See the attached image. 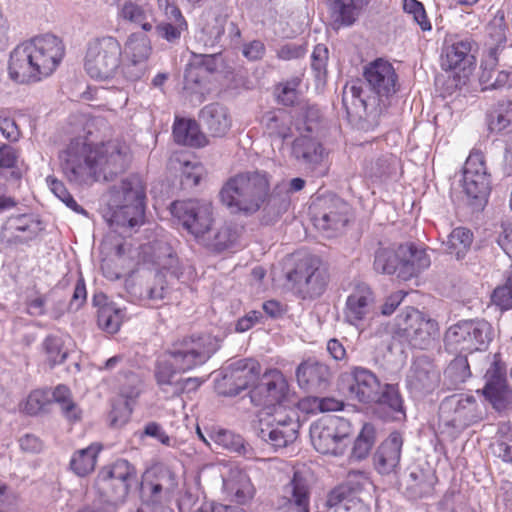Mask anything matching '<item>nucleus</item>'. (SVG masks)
Here are the masks:
<instances>
[{
    "label": "nucleus",
    "mask_w": 512,
    "mask_h": 512,
    "mask_svg": "<svg viewBox=\"0 0 512 512\" xmlns=\"http://www.w3.org/2000/svg\"><path fill=\"white\" fill-rule=\"evenodd\" d=\"M130 161V148L119 139L92 146L85 137H76L59 152L61 171L75 185L110 181L123 173Z\"/></svg>",
    "instance_id": "obj_1"
},
{
    "label": "nucleus",
    "mask_w": 512,
    "mask_h": 512,
    "mask_svg": "<svg viewBox=\"0 0 512 512\" xmlns=\"http://www.w3.org/2000/svg\"><path fill=\"white\" fill-rule=\"evenodd\" d=\"M64 51L61 39L55 35L34 37L11 52L9 75L12 80L21 84L38 82L55 71Z\"/></svg>",
    "instance_id": "obj_2"
},
{
    "label": "nucleus",
    "mask_w": 512,
    "mask_h": 512,
    "mask_svg": "<svg viewBox=\"0 0 512 512\" xmlns=\"http://www.w3.org/2000/svg\"><path fill=\"white\" fill-rule=\"evenodd\" d=\"M218 348L217 340L208 334L183 337L175 341L155 365V379L161 391L171 397L179 379L177 374L203 365Z\"/></svg>",
    "instance_id": "obj_3"
},
{
    "label": "nucleus",
    "mask_w": 512,
    "mask_h": 512,
    "mask_svg": "<svg viewBox=\"0 0 512 512\" xmlns=\"http://www.w3.org/2000/svg\"><path fill=\"white\" fill-rule=\"evenodd\" d=\"M270 193V176L265 171L237 174L229 178L219 197L232 213L253 214L266 201Z\"/></svg>",
    "instance_id": "obj_4"
},
{
    "label": "nucleus",
    "mask_w": 512,
    "mask_h": 512,
    "mask_svg": "<svg viewBox=\"0 0 512 512\" xmlns=\"http://www.w3.org/2000/svg\"><path fill=\"white\" fill-rule=\"evenodd\" d=\"M145 188L141 178L130 175L110 190L108 218L115 230L132 229L144 223Z\"/></svg>",
    "instance_id": "obj_5"
},
{
    "label": "nucleus",
    "mask_w": 512,
    "mask_h": 512,
    "mask_svg": "<svg viewBox=\"0 0 512 512\" xmlns=\"http://www.w3.org/2000/svg\"><path fill=\"white\" fill-rule=\"evenodd\" d=\"M493 337L494 329L487 320H461L446 330L444 345L450 353L472 354L487 350Z\"/></svg>",
    "instance_id": "obj_6"
},
{
    "label": "nucleus",
    "mask_w": 512,
    "mask_h": 512,
    "mask_svg": "<svg viewBox=\"0 0 512 512\" xmlns=\"http://www.w3.org/2000/svg\"><path fill=\"white\" fill-rule=\"evenodd\" d=\"M300 426L296 406H276L259 419L257 435L274 448H284L297 439Z\"/></svg>",
    "instance_id": "obj_7"
},
{
    "label": "nucleus",
    "mask_w": 512,
    "mask_h": 512,
    "mask_svg": "<svg viewBox=\"0 0 512 512\" xmlns=\"http://www.w3.org/2000/svg\"><path fill=\"white\" fill-rule=\"evenodd\" d=\"M395 337L416 349H427L438 332L437 323L419 310L407 307L396 317Z\"/></svg>",
    "instance_id": "obj_8"
},
{
    "label": "nucleus",
    "mask_w": 512,
    "mask_h": 512,
    "mask_svg": "<svg viewBox=\"0 0 512 512\" xmlns=\"http://www.w3.org/2000/svg\"><path fill=\"white\" fill-rule=\"evenodd\" d=\"M121 57L122 47L115 37L96 38L88 44L85 69L92 78L106 80L117 72Z\"/></svg>",
    "instance_id": "obj_9"
},
{
    "label": "nucleus",
    "mask_w": 512,
    "mask_h": 512,
    "mask_svg": "<svg viewBox=\"0 0 512 512\" xmlns=\"http://www.w3.org/2000/svg\"><path fill=\"white\" fill-rule=\"evenodd\" d=\"M314 448L321 454L339 456L349 443L351 424L338 416H328L315 423L310 430Z\"/></svg>",
    "instance_id": "obj_10"
},
{
    "label": "nucleus",
    "mask_w": 512,
    "mask_h": 512,
    "mask_svg": "<svg viewBox=\"0 0 512 512\" xmlns=\"http://www.w3.org/2000/svg\"><path fill=\"white\" fill-rule=\"evenodd\" d=\"M178 487L177 474L167 466L147 470L139 483L140 504L149 506H170Z\"/></svg>",
    "instance_id": "obj_11"
},
{
    "label": "nucleus",
    "mask_w": 512,
    "mask_h": 512,
    "mask_svg": "<svg viewBox=\"0 0 512 512\" xmlns=\"http://www.w3.org/2000/svg\"><path fill=\"white\" fill-rule=\"evenodd\" d=\"M463 190L467 203L473 210H482L491 191V176L487 171L484 155L471 152L463 168Z\"/></svg>",
    "instance_id": "obj_12"
},
{
    "label": "nucleus",
    "mask_w": 512,
    "mask_h": 512,
    "mask_svg": "<svg viewBox=\"0 0 512 512\" xmlns=\"http://www.w3.org/2000/svg\"><path fill=\"white\" fill-rule=\"evenodd\" d=\"M314 226L327 237L342 232L349 221V204L336 195L318 196L311 205Z\"/></svg>",
    "instance_id": "obj_13"
},
{
    "label": "nucleus",
    "mask_w": 512,
    "mask_h": 512,
    "mask_svg": "<svg viewBox=\"0 0 512 512\" xmlns=\"http://www.w3.org/2000/svg\"><path fill=\"white\" fill-rule=\"evenodd\" d=\"M251 401L256 406H297V399L289 389L288 382L278 369L266 371L261 382L250 391Z\"/></svg>",
    "instance_id": "obj_14"
},
{
    "label": "nucleus",
    "mask_w": 512,
    "mask_h": 512,
    "mask_svg": "<svg viewBox=\"0 0 512 512\" xmlns=\"http://www.w3.org/2000/svg\"><path fill=\"white\" fill-rule=\"evenodd\" d=\"M52 403L59 405L63 417L71 422H78L82 418V410L72 399L70 389L65 385H58L54 389H37L32 391L26 401L25 411L36 415L48 409Z\"/></svg>",
    "instance_id": "obj_15"
},
{
    "label": "nucleus",
    "mask_w": 512,
    "mask_h": 512,
    "mask_svg": "<svg viewBox=\"0 0 512 512\" xmlns=\"http://www.w3.org/2000/svg\"><path fill=\"white\" fill-rule=\"evenodd\" d=\"M170 211L183 228L197 240L204 237L212 227L213 208L208 201L197 199L175 201L171 204Z\"/></svg>",
    "instance_id": "obj_16"
},
{
    "label": "nucleus",
    "mask_w": 512,
    "mask_h": 512,
    "mask_svg": "<svg viewBox=\"0 0 512 512\" xmlns=\"http://www.w3.org/2000/svg\"><path fill=\"white\" fill-rule=\"evenodd\" d=\"M287 279L302 299L321 296L328 283L327 272L320 267V262L316 258L300 261L295 269L287 274Z\"/></svg>",
    "instance_id": "obj_17"
},
{
    "label": "nucleus",
    "mask_w": 512,
    "mask_h": 512,
    "mask_svg": "<svg viewBox=\"0 0 512 512\" xmlns=\"http://www.w3.org/2000/svg\"><path fill=\"white\" fill-rule=\"evenodd\" d=\"M261 367L255 359H240L224 368L223 375L216 381V390L223 396H236L259 378Z\"/></svg>",
    "instance_id": "obj_18"
},
{
    "label": "nucleus",
    "mask_w": 512,
    "mask_h": 512,
    "mask_svg": "<svg viewBox=\"0 0 512 512\" xmlns=\"http://www.w3.org/2000/svg\"><path fill=\"white\" fill-rule=\"evenodd\" d=\"M439 417L445 426L462 430L480 419L476 399L463 394L448 396L440 404Z\"/></svg>",
    "instance_id": "obj_19"
},
{
    "label": "nucleus",
    "mask_w": 512,
    "mask_h": 512,
    "mask_svg": "<svg viewBox=\"0 0 512 512\" xmlns=\"http://www.w3.org/2000/svg\"><path fill=\"white\" fill-rule=\"evenodd\" d=\"M340 385L350 399L364 404L375 402L381 383L378 377L364 367L355 366L340 376Z\"/></svg>",
    "instance_id": "obj_20"
},
{
    "label": "nucleus",
    "mask_w": 512,
    "mask_h": 512,
    "mask_svg": "<svg viewBox=\"0 0 512 512\" xmlns=\"http://www.w3.org/2000/svg\"><path fill=\"white\" fill-rule=\"evenodd\" d=\"M292 156L315 177L327 174L328 166L325 161L324 148L312 134L301 132V135L293 141Z\"/></svg>",
    "instance_id": "obj_21"
},
{
    "label": "nucleus",
    "mask_w": 512,
    "mask_h": 512,
    "mask_svg": "<svg viewBox=\"0 0 512 512\" xmlns=\"http://www.w3.org/2000/svg\"><path fill=\"white\" fill-rule=\"evenodd\" d=\"M485 385L482 389L485 399L494 409L502 411L512 406V388L507 382L504 363L494 360L485 373Z\"/></svg>",
    "instance_id": "obj_22"
},
{
    "label": "nucleus",
    "mask_w": 512,
    "mask_h": 512,
    "mask_svg": "<svg viewBox=\"0 0 512 512\" xmlns=\"http://www.w3.org/2000/svg\"><path fill=\"white\" fill-rule=\"evenodd\" d=\"M363 78L367 89L378 97L392 96L399 89L395 68L382 58H377L364 67Z\"/></svg>",
    "instance_id": "obj_23"
},
{
    "label": "nucleus",
    "mask_w": 512,
    "mask_h": 512,
    "mask_svg": "<svg viewBox=\"0 0 512 512\" xmlns=\"http://www.w3.org/2000/svg\"><path fill=\"white\" fill-rule=\"evenodd\" d=\"M440 382V370L426 355L416 357L406 376L408 389L418 395L434 391Z\"/></svg>",
    "instance_id": "obj_24"
},
{
    "label": "nucleus",
    "mask_w": 512,
    "mask_h": 512,
    "mask_svg": "<svg viewBox=\"0 0 512 512\" xmlns=\"http://www.w3.org/2000/svg\"><path fill=\"white\" fill-rule=\"evenodd\" d=\"M311 475L308 470H296L282 487L285 507L294 512H310Z\"/></svg>",
    "instance_id": "obj_25"
},
{
    "label": "nucleus",
    "mask_w": 512,
    "mask_h": 512,
    "mask_svg": "<svg viewBox=\"0 0 512 512\" xmlns=\"http://www.w3.org/2000/svg\"><path fill=\"white\" fill-rule=\"evenodd\" d=\"M375 301L373 292L366 286L357 287L346 300L344 318L347 323L357 328L373 318Z\"/></svg>",
    "instance_id": "obj_26"
},
{
    "label": "nucleus",
    "mask_w": 512,
    "mask_h": 512,
    "mask_svg": "<svg viewBox=\"0 0 512 512\" xmlns=\"http://www.w3.org/2000/svg\"><path fill=\"white\" fill-rule=\"evenodd\" d=\"M42 231L41 222L29 214L9 217L2 226L1 239L10 244H25Z\"/></svg>",
    "instance_id": "obj_27"
},
{
    "label": "nucleus",
    "mask_w": 512,
    "mask_h": 512,
    "mask_svg": "<svg viewBox=\"0 0 512 512\" xmlns=\"http://www.w3.org/2000/svg\"><path fill=\"white\" fill-rule=\"evenodd\" d=\"M167 250V258L159 262L161 270L156 272L148 271L144 274L145 295L147 301H151L153 303L163 300L168 293V286L163 270H166L171 275L178 277V259L172 254L169 248Z\"/></svg>",
    "instance_id": "obj_28"
},
{
    "label": "nucleus",
    "mask_w": 512,
    "mask_h": 512,
    "mask_svg": "<svg viewBox=\"0 0 512 512\" xmlns=\"http://www.w3.org/2000/svg\"><path fill=\"white\" fill-rule=\"evenodd\" d=\"M331 372L329 367L315 359H307L296 369V379L301 389L307 392H320L329 384Z\"/></svg>",
    "instance_id": "obj_29"
},
{
    "label": "nucleus",
    "mask_w": 512,
    "mask_h": 512,
    "mask_svg": "<svg viewBox=\"0 0 512 512\" xmlns=\"http://www.w3.org/2000/svg\"><path fill=\"white\" fill-rule=\"evenodd\" d=\"M474 42L469 37H455L446 43L441 54L444 70H465L474 60L471 55Z\"/></svg>",
    "instance_id": "obj_30"
},
{
    "label": "nucleus",
    "mask_w": 512,
    "mask_h": 512,
    "mask_svg": "<svg viewBox=\"0 0 512 512\" xmlns=\"http://www.w3.org/2000/svg\"><path fill=\"white\" fill-rule=\"evenodd\" d=\"M402 445L403 438L396 431L381 443L374 456L375 467L379 473L386 475L396 470L401 458Z\"/></svg>",
    "instance_id": "obj_31"
},
{
    "label": "nucleus",
    "mask_w": 512,
    "mask_h": 512,
    "mask_svg": "<svg viewBox=\"0 0 512 512\" xmlns=\"http://www.w3.org/2000/svg\"><path fill=\"white\" fill-rule=\"evenodd\" d=\"M119 19L140 27L144 32L153 30L156 24L154 10L151 4L136 0H125L118 9Z\"/></svg>",
    "instance_id": "obj_32"
},
{
    "label": "nucleus",
    "mask_w": 512,
    "mask_h": 512,
    "mask_svg": "<svg viewBox=\"0 0 512 512\" xmlns=\"http://www.w3.org/2000/svg\"><path fill=\"white\" fill-rule=\"evenodd\" d=\"M399 278L407 281L417 277L430 266V258L424 249L414 245H401L399 247Z\"/></svg>",
    "instance_id": "obj_33"
},
{
    "label": "nucleus",
    "mask_w": 512,
    "mask_h": 512,
    "mask_svg": "<svg viewBox=\"0 0 512 512\" xmlns=\"http://www.w3.org/2000/svg\"><path fill=\"white\" fill-rule=\"evenodd\" d=\"M199 121L213 137H223L231 128L232 120L227 107L210 103L199 112Z\"/></svg>",
    "instance_id": "obj_34"
},
{
    "label": "nucleus",
    "mask_w": 512,
    "mask_h": 512,
    "mask_svg": "<svg viewBox=\"0 0 512 512\" xmlns=\"http://www.w3.org/2000/svg\"><path fill=\"white\" fill-rule=\"evenodd\" d=\"M375 404L378 405L380 416L385 420H401L405 418L403 399L394 384H381Z\"/></svg>",
    "instance_id": "obj_35"
},
{
    "label": "nucleus",
    "mask_w": 512,
    "mask_h": 512,
    "mask_svg": "<svg viewBox=\"0 0 512 512\" xmlns=\"http://www.w3.org/2000/svg\"><path fill=\"white\" fill-rule=\"evenodd\" d=\"M370 0H329V9L335 29L349 27L358 19Z\"/></svg>",
    "instance_id": "obj_36"
},
{
    "label": "nucleus",
    "mask_w": 512,
    "mask_h": 512,
    "mask_svg": "<svg viewBox=\"0 0 512 512\" xmlns=\"http://www.w3.org/2000/svg\"><path fill=\"white\" fill-rule=\"evenodd\" d=\"M238 239V230L235 225L225 223L215 231L211 229L200 237L198 241L208 249L215 252H222L230 248Z\"/></svg>",
    "instance_id": "obj_37"
},
{
    "label": "nucleus",
    "mask_w": 512,
    "mask_h": 512,
    "mask_svg": "<svg viewBox=\"0 0 512 512\" xmlns=\"http://www.w3.org/2000/svg\"><path fill=\"white\" fill-rule=\"evenodd\" d=\"M265 132L272 138L286 139L291 136L292 116L284 109L266 112L262 117Z\"/></svg>",
    "instance_id": "obj_38"
},
{
    "label": "nucleus",
    "mask_w": 512,
    "mask_h": 512,
    "mask_svg": "<svg viewBox=\"0 0 512 512\" xmlns=\"http://www.w3.org/2000/svg\"><path fill=\"white\" fill-rule=\"evenodd\" d=\"M173 136L181 145L202 147L207 144L206 136L200 131L199 124L191 119L177 120L173 126Z\"/></svg>",
    "instance_id": "obj_39"
},
{
    "label": "nucleus",
    "mask_w": 512,
    "mask_h": 512,
    "mask_svg": "<svg viewBox=\"0 0 512 512\" xmlns=\"http://www.w3.org/2000/svg\"><path fill=\"white\" fill-rule=\"evenodd\" d=\"M227 16L215 15L208 20L196 36L197 41L206 48L223 47V40L226 32Z\"/></svg>",
    "instance_id": "obj_40"
},
{
    "label": "nucleus",
    "mask_w": 512,
    "mask_h": 512,
    "mask_svg": "<svg viewBox=\"0 0 512 512\" xmlns=\"http://www.w3.org/2000/svg\"><path fill=\"white\" fill-rule=\"evenodd\" d=\"M435 476L430 471L416 468L412 470L406 480V491L413 499L429 496L434 487Z\"/></svg>",
    "instance_id": "obj_41"
},
{
    "label": "nucleus",
    "mask_w": 512,
    "mask_h": 512,
    "mask_svg": "<svg viewBox=\"0 0 512 512\" xmlns=\"http://www.w3.org/2000/svg\"><path fill=\"white\" fill-rule=\"evenodd\" d=\"M210 438L214 443L229 452L236 453L245 458L253 457L252 447L244 441V439L237 434L228 430H218L210 434Z\"/></svg>",
    "instance_id": "obj_42"
},
{
    "label": "nucleus",
    "mask_w": 512,
    "mask_h": 512,
    "mask_svg": "<svg viewBox=\"0 0 512 512\" xmlns=\"http://www.w3.org/2000/svg\"><path fill=\"white\" fill-rule=\"evenodd\" d=\"M156 35L169 42L170 44H178L182 33L188 29V23L181 14L180 16L167 17L156 25L154 24Z\"/></svg>",
    "instance_id": "obj_43"
},
{
    "label": "nucleus",
    "mask_w": 512,
    "mask_h": 512,
    "mask_svg": "<svg viewBox=\"0 0 512 512\" xmlns=\"http://www.w3.org/2000/svg\"><path fill=\"white\" fill-rule=\"evenodd\" d=\"M97 485L103 496L106 497L105 502L113 503L116 509L118 505L125 503L130 490L128 484H123L112 477L102 475V470L98 474Z\"/></svg>",
    "instance_id": "obj_44"
},
{
    "label": "nucleus",
    "mask_w": 512,
    "mask_h": 512,
    "mask_svg": "<svg viewBox=\"0 0 512 512\" xmlns=\"http://www.w3.org/2000/svg\"><path fill=\"white\" fill-rule=\"evenodd\" d=\"M125 317L124 309L117 307L114 303H105L98 309L97 324L101 330L114 334L120 329Z\"/></svg>",
    "instance_id": "obj_45"
},
{
    "label": "nucleus",
    "mask_w": 512,
    "mask_h": 512,
    "mask_svg": "<svg viewBox=\"0 0 512 512\" xmlns=\"http://www.w3.org/2000/svg\"><path fill=\"white\" fill-rule=\"evenodd\" d=\"M471 376L466 354H459L444 371V383L450 389H456Z\"/></svg>",
    "instance_id": "obj_46"
},
{
    "label": "nucleus",
    "mask_w": 512,
    "mask_h": 512,
    "mask_svg": "<svg viewBox=\"0 0 512 512\" xmlns=\"http://www.w3.org/2000/svg\"><path fill=\"white\" fill-rule=\"evenodd\" d=\"M473 242V233L464 227L455 228L444 242L447 253L454 255L457 260L463 259Z\"/></svg>",
    "instance_id": "obj_47"
},
{
    "label": "nucleus",
    "mask_w": 512,
    "mask_h": 512,
    "mask_svg": "<svg viewBox=\"0 0 512 512\" xmlns=\"http://www.w3.org/2000/svg\"><path fill=\"white\" fill-rule=\"evenodd\" d=\"M488 51L497 48V55L505 48L508 25L505 21L504 12L498 11L487 25Z\"/></svg>",
    "instance_id": "obj_48"
},
{
    "label": "nucleus",
    "mask_w": 512,
    "mask_h": 512,
    "mask_svg": "<svg viewBox=\"0 0 512 512\" xmlns=\"http://www.w3.org/2000/svg\"><path fill=\"white\" fill-rule=\"evenodd\" d=\"M126 49L134 65L147 61L152 53V45L149 37L141 32L132 33L128 37Z\"/></svg>",
    "instance_id": "obj_49"
},
{
    "label": "nucleus",
    "mask_w": 512,
    "mask_h": 512,
    "mask_svg": "<svg viewBox=\"0 0 512 512\" xmlns=\"http://www.w3.org/2000/svg\"><path fill=\"white\" fill-rule=\"evenodd\" d=\"M98 453L99 448L94 445L76 451L70 460L71 470L81 477L88 475L95 468Z\"/></svg>",
    "instance_id": "obj_50"
},
{
    "label": "nucleus",
    "mask_w": 512,
    "mask_h": 512,
    "mask_svg": "<svg viewBox=\"0 0 512 512\" xmlns=\"http://www.w3.org/2000/svg\"><path fill=\"white\" fill-rule=\"evenodd\" d=\"M261 212V222L265 225L276 223L289 207V199L287 196L269 193L266 201L263 203Z\"/></svg>",
    "instance_id": "obj_51"
},
{
    "label": "nucleus",
    "mask_w": 512,
    "mask_h": 512,
    "mask_svg": "<svg viewBox=\"0 0 512 512\" xmlns=\"http://www.w3.org/2000/svg\"><path fill=\"white\" fill-rule=\"evenodd\" d=\"M101 470L102 475L105 477H112L118 482L128 484V487L137 483L136 468L126 459H117L115 462L103 467Z\"/></svg>",
    "instance_id": "obj_52"
},
{
    "label": "nucleus",
    "mask_w": 512,
    "mask_h": 512,
    "mask_svg": "<svg viewBox=\"0 0 512 512\" xmlns=\"http://www.w3.org/2000/svg\"><path fill=\"white\" fill-rule=\"evenodd\" d=\"M399 249L394 251L391 248L379 247L375 251L373 268L380 274L397 273L399 278Z\"/></svg>",
    "instance_id": "obj_53"
},
{
    "label": "nucleus",
    "mask_w": 512,
    "mask_h": 512,
    "mask_svg": "<svg viewBox=\"0 0 512 512\" xmlns=\"http://www.w3.org/2000/svg\"><path fill=\"white\" fill-rule=\"evenodd\" d=\"M399 165L397 157L387 154L366 165V172L371 178L385 179L396 173Z\"/></svg>",
    "instance_id": "obj_54"
},
{
    "label": "nucleus",
    "mask_w": 512,
    "mask_h": 512,
    "mask_svg": "<svg viewBox=\"0 0 512 512\" xmlns=\"http://www.w3.org/2000/svg\"><path fill=\"white\" fill-rule=\"evenodd\" d=\"M375 428L370 423H365L355 439L352 448V457L357 460L365 459L375 444Z\"/></svg>",
    "instance_id": "obj_55"
},
{
    "label": "nucleus",
    "mask_w": 512,
    "mask_h": 512,
    "mask_svg": "<svg viewBox=\"0 0 512 512\" xmlns=\"http://www.w3.org/2000/svg\"><path fill=\"white\" fill-rule=\"evenodd\" d=\"M42 347L50 367L64 363L68 356V351L64 348V342L61 337L48 335L44 339Z\"/></svg>",
    "instance_id": "obj_56"
},
{
    "label": "nucleus",
    "mask_w": 512,
    "mask_h": 512,
    "mask_svg": "<svg viewBox=\"0 0 512 512\" xmlns=\"http://www.w3.org/2000/svg\"><path fill=\"white\" fill-rule=\"evenodd\" d=\"M302 82L301 77L293 76L275 87L278 103L284 106H293L298 102V88Z\"/></svg>",
    "instance_id": "obj_57"
},
{
    "label": "nucleus",
    "mask_w": 512,
    "mask_h": 512,
    "mask_svg": "<svg viewBox=\"0 0 512 512\" xmlns=\"http://www.w3.org/2000/svg\"><path fill=\"white\" fill-rule=\"evenodd\" d=\"M491 301L502 311L512 309V263L506 271L504 283L494 289Z\"/></svg>",
    "instance_id": "obj_58"
},
{
    "label": "nucleus",
    "mask_w": 512,
    "mask_h": 512,
    "mask_svg": "<svg viewBox=\"0 0 512 512\" xmlns=\"http://www.w3.org/2000/svg\"><path fill=\"white\" fill-rule=\"evenodd\" d=\"M497 64V48L490 49L481 62V74L479 76V82L483 91L491 90L492 86H490V84H493L498 72V70H496Z\"/></svg>",
    "instance_id": "obj_59"
},
{
    "label": "nucleus",
    "mask_w": 512,
    "mask_h": 512,
    "mask_svg": "<svg viewBox=\"0 0 512 512\" xmlns=\"http://www.w3.org/2000/svg\"><path fill=\"white\" fill-rule=\"evenodd\" d=\"M139 389L132 388L130 391L122 390L121 395L125 398L123 413L119 416L118 409L115 407L111 412V423L114 426L124 425L130 418L133 408L131 402H133L139 396Z\"/></svg>",
    "instance_id": "obj_60"
},
{
    "label": "nucleus",
    "mask_w": 512,
    "mask_h": 512,
    "mask_svg": "<svg viewBox=\"0 0 512 512\" xmlns=\"http://www.w3.org/2000/svg\"><path fill=\"white\" fill-rule=\"evenodd\" d=\"M47 182L49 183L50 189L54 195L58 197L63 203H65L67 207L79 214H87L85 209L82 208L70 195L65 185L61 181L57 180L56 178L48 177Z\"/></svg>",
    "instance_id": "obj_61"
},
{
    "label": "nucleus",
    "mask_w": 512,
    "mask_h": 512,
    "mask_svg": "<svg viewBox=\"0 0 512 512\" xmlns=\"http://www.w3.org/2000/svg\"><path fill=\"white\" fill-rule=\"evenodd\" d=\"M403 9L405 13L412 16L413 20L423 31L431 30V23L427 17L424 5L420 1L404 0Z\"/></svg>",
    "instance_id": "obj_62"
},
{
    "label": "nucleus",
    "mask_w": 512,
    "mask_h": 512,
    "mask_svg": "<svg viewBox=\"0 0 512 512\" xmlns=\"http://www.w3.org/2000/svg\"><path fill=\"white\" fill-rule=\"evenodd\" d=\"M329 51L323 44L314 47L311 55V68L315 72V76L321 79L326 75Z\"/></svg>",
    "instance_id": "obj_63"
},
{
    "label": "nucleus",
    "mask_w": 512,
    "mask_h": 512,
    "mask_svg": "<svg viewBox=\"0 0 512 512\" xmlns=\"http://www.w3.org/2000/svg\"><path fill=\"white\" fill-rule=\"evenodd\" d=\"M512 122V103L505 108L498 109L490 115L489 128L491 131L501 132Z\"/></svg>",
    "instance_id": "obj_64"
}]
</instances>
